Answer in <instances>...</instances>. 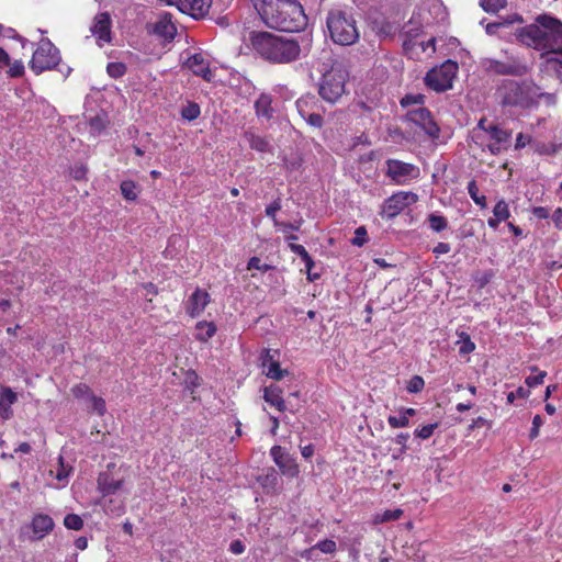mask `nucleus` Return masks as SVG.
<instances>
[{
    "label": "nucleus",
    "mask_w": 562,
    "mask_h": 562,
    "mask_svg": "<svg viewBox=\"0 0 562 562\" xmlns=\"http://www.w3.org/2000/svg\"><path fill=\"white\" fill-rule=\"evenodd\" d=\"M517 40L529 47L550 52L562 46V22L549 14H540L535 22L516 31Z\"/></svg>",
    "instance_id": "nucleus-1"
},
{
    "label": "nucleus",
    "mask_w": 562,
    "mask_h": 562,
    "mask_svg": "<svg viewBox=\"0 0 562 562\" xmlns=\"http://www.w3.org/2000/svg\"><path fill=\"white\" fill-rule=\"evenodd\" d=\"M251 46L262 58L272 63H290L301 53L295 41L268 32L254 33Z\"/></svg>",
    "instance_id": "nucleus-2"
},
{
    "label": "nucleus",
    "mask_w": 562,
    "mask_h": 562,
    "mask_svg": "<svg viewBox=\"0 0 562 562\" xmlns=\"http://www.w3.org/2000/svg\"><path fill=\"white\" fill-rule=\"evenodd\" d=\"M326 24L330 38L338 45L349 46L359 40L360 34L356 20L344 11H330Z\"/></svg>",
    "instance_id": "nucleus-3"
},
{
    "label": "nucleus",
    "mask_w": 562,
    "mask_h": 562,
    "mask_svg": "<svg viewBox=\"0 0 562 562\" xmlns=\"http://www.w3.org/2000/svg\"><path fill=\"white\" fill-rule=\"evenodd\" d=\"M472 138L481 147H486L493 155H497L508 147L510 134L496 125H485V121L481 120L473 130Z\"/></svg>",
    "instance_id": "nucleus-4"
},
{
    "label": "nucleus",
    "mask_w": 562,
    "mask_h": 562,
    "mask_svg": "<svg viewBox=\"0 0 562 562\" xmlns=\"http://www.w3.org/2000/svg\"><path fill=\"white\" fill-rule=\"evenodd\" d=\"M499 94L504 104L519 108H529L536 103L538 98L532 85L514 80L504 82L499 89Z\"/></svg>",
    "instance_id": "nucleus-5"
},
{
    "label": "nucleus",
    "mask_w": 562,
    "mask_h": 562,
    "mask_svg": "<svg viewBox=\"0 0 562 562\" xmlns=\"http://www.w3.org/2000/svg\"><path fill=\"white\" fill-rule=\"evenodd\" d=\"M307 24L303 7L296 0H285L278 13L274 27L283 32H300Z\"/></svg>",
    "instance_id": "nucleus-6"
},
{
    "label": "nucleus",
    "mask_w": 562,
    "mask_h": 562,
    "mask_svg": "<svg viewBox=\"0 0 562 562\" xmlns=\"http://www.w3.org/2000/svg\"><path fill=\"white\" fill-rule=\"evenodd\" d=\"M347 78L348 74L344 68L333 67L323 77L319 87L321 97L330 103H335L345 93Z\"/></svg>",
    "instance_id": "nucleus-7"
},
{
    "label": "nucleus",
    "mask_w": 562,
    "mask_h": 562,
    "mask_svg": "<svg viewBox=\"0 0 562 562\" xmlns=\"http://www.w3.org/2000/svg\"><path fill=\"white\" fill-rule=\"evenodd\" d=\"M457 72V63L447 60L440 66L435 67L427 72L425 77V83L428 88L437 92L449 90L452 88Z\"/></svg>",
    "instance_id": "nucleus-8"
},
{
    "label": "nucleus",
    "mask_w": 562,
    "mask_h": 562,
    "mask_svg": "<svg viewBox=\"0 0 562 562\" xmlns=\"http://www.w3.org/2000/svg\"><path fill=\"white\" fill-rule=\"evenodd\" d=\"M58 49L48 40H42L30 61L31 69L36 74L49 70L59 63Z\"/></svg>",
    "instance_id": "nucleus-9"
},
{
    "label": "nucleus",
    "mask_w": 562,
    "mask_h": 562,
    "mask_svg": "<svg viewBox=\"0 0 562 562\" xmlns=\"http://www.w3.org/2000/svg\"><path fill=\"white\" fill-rule=\"evenodd\" d=\"M386 176L398 186L408 183L420 176V170L417 166L404 162L397 159H389L385 162Z\"/></svg>",
    "instance_id": "nucleus-10"
},
{
    "label": "nucleus",
    "mask_w": 562,
    "mask_h": 562,
    "mask_svg": "<svg viewBox=\"0 0 562 562\" xmlns=\"http://www.w3.org/2000/svg\"><path fill=\"white\" fill-rule=\"evenodd\" d=\"M270 456L280 469L281 473L286 477H297L300 468L296 460L283 447L273 446L270 449Z\"/></svg>",
    "instance_id": "nucleus-11"
},
{
    "label": "nucleus",
    "mask_w": 562,
    "mask_h": 562,
    "mask_svg": "<svg viewBox=\"0 0 562 562\" xmlns=\"http://www.w3.org/2000/svg\"><path fill=\"white\" fill-rule=\"evenodd\" d=\"M417 200L418 195L414 192L400 191L394 193L384 202L383 214L389 218L395 217L405 207L416 203Z\"/></svg>",
    "instance_id": "nucleus-12"
},
{
    "label": "nucleus",
    "mask_w": 562,
    "mask_h": 562,
    "mask_svg": "<svg viewBox=\"0 0 562 562\" xmlns=\"http://www.w3.org/2000/svg\"><path fill=\"white\" fill-rule=\"evenodd\" d=\"M183 66L191 70L194 75L202 77L207 82L214 80V70L210 67L209 58L202 53L190 55L183 61Z\"/></svg>",
    "instance_id": "nucleus-13"
},
{
    "label": "nucleus",
    "mask_w": 562,
    "mask_h": 562,
    "mask_svg": "<svg viewBox=\"0 0 562 562\" xmlns=\"http://www.w3.org/2000/svg\"><path fill=\"white\" fill-rule=\"evenodd\" d=\"M407 117L414 124L419 125L429 136L438 137L440 130L431 119L430 112L427 109L418 108L412 110L407 113Z\"/></svg>",
    "instance_id": "nucleus-14"
},
{
    "label": "nucleus",
    "mask_w": 562,
    "mask_h": 562,
    "mask_svg": "<svg viewBox=\"0 0 562 562\" xmlns=\"http://www.w3.org/2000/svg\"><path fill=\"white\" fill-rule=\"evenodd\" d=\"M252 2L265 23L274 27L278 13L285 0H252Z\"/></svg>",
    "instance_id": "nucleus-15"
},
{
    "label": "nucleus",
    "mask_w": 562,
    "mask_h": 562,
    "mask_svg": "<svg viewBox=\"0 0 562 562\" xmlns=\"http://www.w3.org/2000/svg\"><path fill=\"white\" fill-rule=\"evenodd\" d=\"M92 35L97 38L99 46L111 41V18L109 13L102 12L95 15L90 27Z\"/></svg>",
    "instance_id": "nucleus-16"
},
{
    "label": "nucleus",
    "mask_w": 562,
    "mask_h": 562,
    "mask_svg": "<svg viewBox=\"0 0 562 562\" xmlns=\"http://www.w3.org/2000/svg\"><path fill=\"white\" fill-rule=\"evenodd\" d=\"M213 0H177L178 9L194 18L200 19L207 14Z\"/></svg>",
    "instance_id": "nucleus-17"
},
{
    "label": "nucleus",
    "mask_w": 562,
    "mask_h": 562,
    "mask_svg": "<svg viewBox=\"0 0 562 562\" xmlns=\"http://www.w3.org/2000/svg\"><path fill=\"white\" fill-rule=\"evenodd\" d=\"M210 303V295L206 291L196 289L189 297L187 302V313L192 316H199L206 305Z\"/></svg>",
    "instance_id": "nucleus-18"
},
{
    "label": "nucleus",
    "mask_w": 562,
    "mask_h": 562,
    "mask_svg": "<svg viewBox=\"0 0 562 562\" xmlns=\"http://www.w3.org/2000/svg\"><path fill=\"white\" fill-rule=\"evenodd\" d=\"M153 33L164 41H171L175 37L177 29L171 21L170 14L164 13L158 18L153 24Z\"/></svg>",
    "instance_id": "nucleus-19"
},
{
    "label": "nucleus",
    "mask_w": 562,
    "mask_h": 562,
    "mask_svg": "<svg viewBox=\"0 0 562 562\" xmlns=\"http://www.w3.org/2000/svg\"><path fill=\"white\" fill-rule=\"evenodd\" d=\"M544 71L562 81V46L546 53Z\"/></svg>",
    "instance_id": "nucleus-20"
},
{
    "label": "nucleus",
    "mask_w": 562,
    "mask_h": 562,
    "mask_svg": "<svg viewBox=\"0 0 562 562\" xmlns=\"http://www.w3.org/2000/svg\"><path fill=\"white\" fill-rule=\"evenodd\" d=\"M262 391V397L268 404L274 406L279 412L286 411V404L282 396L283 390L281 386L272 383L268 386H265Z\"/></svg>",
    "instance_id": "nucleus-21"
},
{
    "label": "nucleus",
    "mask_w": 562,
    "mask_h": 562,
    "mask_svg": "<svg viewBox=\"0 0 562 562\" xmlns=\"http://www.w3.org/2000/svg\"><path fill=\"white\" fill-rule=\"evenodd\" d=\"M261 364L266 375L276 381H280L289 374L286 369H281L279 360L274 359L271 353L263 355Z\"/></svg>",
    "instance_id": "nucleus-22"
},
{
    "label": "nucleus",
    "mask_w": 562,
    "mask_h": 562,
    "mask_svg": "<svg viewBox=\"0 0 562 562\" xmlns=\"http://www.w3.org/2000/svg\"><path fill=\"white\" fill-rule=\"evenodd\" d=\"M18 401V395L9 386H2L0 393V417L8 420L13 417L11 405Z\"/></svg>",
    "instance_id": "nucleus-23"
},
{
    "label": "nucleus",
    "mask_w": 562,
    "mask_h": 562,
    "mask_svg": "<svg viewBox=\"0 0 562 562\" xmlns=\"http://www.w3.org/2000/svg\"><path fill=\"white\" fill-rule=\"evenodd\" d=\"M31 528L36 538L42 539L54 528V520L48 515L37 514L32 519Z\"/></svg>",
    "instance_id": "nucleus-24"
},
{
    "label": "nucleus",
    "mask_w": 562,
    "mask_h": 562,
    "mask_svg": "<svg viewBox=\"0 0 562 562\" xmlns=\"http://www.w3.org/2000/svg\"><path fill=\"white\" fill-rule=\"evenodd\" d=\"M98 488L103 496L115 494L123 485L122 480H114L110 473L101 472L97 480Z\"/></svg>",
    "instance_id": "nucleus-25"
},
{
    "label": "nucleus",
    "mask_w": 562,
    "mask_h": 562,
    "mask_svg": "<svg viewBox=\"0 0 562 562\" xmlns=\"http://www.w3.org/2000/svg\"><path fill=\"white\" fill-rule=\"evenodd\" d=\"M313 102V98L305 97L296 101V108L300 115L313 127H322L323 117L318 113H308L306 108Z\"/></svg>",
    "instance_id": "nucleus-26"
},
{
    "label": "nucleus",
    "mask_w": 562,
    "mask_h": 562,
    "mask_svg": "<svg viewBox=\"0 0 562 562\" xmlns=\"http://www.w3.org/2000/svg\"><path fill=\"white\" fill-rule=\"evenodd\" d=\"M244 138L247 142V144L249 145V147L258 153L272 151V146H271L270 140L262 135H259L252 131H247L244 134Z\"/></svg>",
    "instance_id": "nucleus-27"
},
{
    "label": "nucleus",
    "mask_w": 562,
    "mask_h": 562,
    "mask_svg": "<svg viewBox=\"0 0 562 562\" xmlns=\"http://www.w3.org/2000/svg\"><path fill=\"white\" fill-rule=\"evenodd\" d=\"M279 473L272 467L266 470V473L258 476L257 482L268 492H276L279 487Z\"/></svg>",
    "instance_id": "nucleus-28"
},
{
    "label": "nucleus",
    "mask_w": 562,
    "mask_h": 562,
    "mask_svg": "<svg viewBox=\"0 0 562 562\" xmlns=\"http://www.w3.org/2000/svg\"><path fill=\"white\" fill-rule=\"evenodd\" d=\"M271 97L261 94L255 102V109L258 116L270 119L272 116Z\"/></svg>",
    "instance_id": "nucleus-29"
},
{
    "label": "nucleus",
    "mask_w": 562,
    "mask_h": 562,
    "mask_svg": "<svg viewBox=\"0 0 562 562\" xmlns=\"http://www.w3.org/2000/svg\"><path fill=\"white\" fill-rule=\"evenodd\" d=\"M336 549H337V546L334 540L325 539V540L318 541L316 544H314L310 549H306L304 552H302L301 557L308 559L315 550H319L323 553L331 554L336 551Z\"/></svg>",
    "instance_id": "nucleus-30"
},
{
    "label": "nucleus",
    "mask_w": 562,
    "mask_h": 562,
    "mask_svg": "<svg viewBox=\"0 0 562 562\" xmlns=\"http://www.w3.org/2000/svg\"><path fill=\"white\" fill-rule=\"evenodd\" d=\"M515 22H522V18L518 14H513L512 16H509L508 19H502L499 21H496V22H493V23H488L485 27L486 30V33L490 34V35H494L497 33V30L501 29V27H505V26H508Z\"/></svg>",
    "instance_id": "nucleus-31"
},
{
    "label": "nucleus",
    "mask_w": 562,
    "mask_h": 562,
    "mask_svg": "<svg viewBox=\"0 0 562 562\" xmlns=\"http://www.w3.org/2000/svg\"><path fill=\"white\" fill-rule=\"evenodd\" d=\"M216 331L213 323L200 322L195 327V337L200 340H207Z\"/></svg>",
    "instance_id": "nucleus-32"
},
{
    "label": "nucleus",
    "mask_w": 562,
    "mask_h": 562,
    "mask_svg": "<svg viewBox=\"0 0 562 562\" xmlns=\"http://www.w3.org/2000/svg\"><path fill=\"white\" fill-rule=\"evenodd\" d=\"M121 193L125 200L134 201L137 199L139 190L135 182L125 180L121 183Z\"/></svg>",
    "instance_id": "nucleus-33"
},
{
    "label": "nucleus",
    "mask_w": 562,
    "mask_h": 562,
    "mask_svg": "<svg viewBox=\"0 0 562 562\" xmlns=\"http://www.w3.org/2000/svg\"><path fill=\"white\" fill-rule=\"evenodd\" d=\"M70 393L72 394V396L77 400H86V401H89V398L92 396L93 392L92 390L90 389V386L86 383H78V384H75L71 389H70Z\"/></svg>",
    "instance_id": "nucleus-34"
},
{
    "label": "nucleus",
    "mask_w": 562,
    "mask_h": 562,
    "mask_svg": "<svg viewBox=\"0 0 562 562\" xmlns=\"http://www.w3.org/2000/svg\"><path fill=\"white\" fill-rule=\"evenodd\" d=\"M428 222L430 228L437 233L442 232L448 227V221L443 216L435 213L428 216Z\"/></svg>",
    "instance_id": "nucleus-35"
},
{
    "label": "nucleus",
    "mask_w": 562,
    "mask_h": 562,
    "mask_svg": "<svg viewBox=\"0 0 562 562\" xmlns=\"http://www.w3.org/2000/svg\"><path fill=\"white\" fill-rule=\"evenodd\" d=\"M201 113L199 104L194 102H189L187 105L182 108L181 116L187 121H193L199 117Z\"/></svg>",
    "instance_id": "nucleus-36"
},
{
    "label": "nucleus",
    "mask_w": 562,
    "mask_h": 562,
    "mask_svg": "<svg viewBox=\"0 0 562 562\" xmlns=\"http://www.w3.org/2000/svg\"><path fill=\"white\" fill-rule=\"evenodd\" d=\"M64 526L69 530H81L83 528V520L77 514H68L64 518Z\"/></svg>",
    "instance_id": "nucleus-37"
},
{
    "label": "nucleus",
    "mask_w": 562,
    "mask_h": 562,
    "mask_svg": "<svg viewBox=\"0 0 562 562\" xmlns=\"http://www.w3.org/2000/svg\"><path fill=\"white\" fill-rule=\"evenodd\" d=\"M290 248L294 254H296L297 256H300L303 259L307 270L310 271L313 267V260H312L311 256L308 255V252L306 251V249L304 248V246L291 243Z\"/></svg>",
    "instance_id": "nucleus-38"
},
{
    "label": "nucleus",
    "mask_w": 562,
    "mask_h": 562,
    "mask_svg": "<svg viewBox=\"0 0 562 562\" xmlns=\"http://www.w3.org/2000/svg\"><path fill=\"white\" fill-rule=\"evenodd\" d=\"M468 193L470 194L471 199L475 202V204L484 207L486 204V198L484 195L479 194V188L476 186V182L474 180L470 181L468 184Z\"/></svg>",
    "instance_id": "nucleus-39"
},
{
    "label": "nucleus",
    "mask_w": 562,
    "mask_h": 562,
    "mask_svg": "<svg viewBox=\"0 0 562 562\" xmlns=\"http://www.w3.org/2000/svg\"><path fill=\"white\" fill-rule=\"evenodd\" d=\"M493 215L503 222L506 221L510 215L508 204L504 200L498 201L493 209Z\"/></svg>",
    "instance_id": "nucleus-40"
},
{
    "label": "nucleus",
    "mask_w": 562,
    "mask_h": 562,
    "mask_svg": "<svg viewBox=\"0 0 562 562\" xmlns=\"http://www.w3.org/2000/svg\"><path fill=\"white\" fill-rule=\"evenodd\" d=\"M560 150H562V143L538 144L536 146V151L540 155H555Z\"/></svg>",
    "instance_id": "nucleus-41"
},
{
    "label": "nucleus",
    "mask_w": 562,
    "mask_h": 562,
    "mask_svg": "<svg viewBox=\"0 0 562 562\" xmlns=\"http://www.w3.org/2000/svg\"><path fill=\"white\" fill-rule=\"evenodd\" d=\"M425 386V381L420 375H414L407 382L406 390L409 393H419Z\"/></svg>",
    "instance_id": "nucleus-42"
},
{
    "label": "nucleus",
    "mask_w": 562,
    "mask_h": 562,
    "mask_svg": "<svg viewBox=\"0 0 562 562\" xmlns=\"http://www.w3.org/2000/svg\"><path fill=\"white\" fill-rule=\"evenodd\" d=\"M89 402L91 403V409L95 412L99 416H103L106 411L105 401L102 397H99L92 394V396L89 398Z\"/></svg>",
    "instance_id": "nucleus-43"
},
{
    "label": "nucleus",
    "mask_w": 562,
    "mask_h": 562,
    "mask_svg": "<svg viewBox=\"0 0 562 562\" xmlns=\"http://www.w3.org/2000/svg\"><path fill=\"white\" fill-rule=\"evenodd\" d=\"M437 427H438V423L428 424V425L422 426L420 428H416L414 431V435L417 438L425 440L432 436V434Z\"/></svg>",
    "instance_id": "nucleus-44"
},
{
    "label": "nucleus",
    "mask_w": 562,
    "mask_h": 562,
    "mask_svg": "<svg viewBox=\"0 0 562 562\" xmlns=\"http://www.w3.org/2000/svg\"><path fill=\"white\" fill-rule=\"evenodd\" d=\"M459 345V351H473L475 349L474 342L471 341L470 336L465 333L459 334V339L457 341Z\"/></svg>",
    "instance_id": "nucleus-45"
},
{
    "label": "nucleus",
    "mask_w": 562,
    "mask_h": 562,
    "mask_svg": "<svg viewBox=\"0 0 562 562\" xmlns=\"http://www.w3.org/2000/svg\"><path fill=\"white\" fill-rule=\"evenodd\" d=\"M506 0H481V5L486 12H496L503 9Z\"/></svg>",
    "instance_id": "nucleus-46"
},
{
    "label": "nucleus",
    "mask_w": 562,
    "mask_h": 562,
    "mask_svg": "<svg viewBox=\"0 0 562 562\" xmlns=\"http://www.w3.org/2000/svg\"><path fill=\"white\" fill-rule=\"evenodd\" d=\"M71 471H72V468L65 464L64 458L60 456L58 458V469H57V473H56V479L60 482L66 481L69 477Z\"/></svg>",
    "instance_id": "nucleus-47"
},
{
    "label": "nucleus",
    "mask_w": 562,
    "mask_h": 562,
    "mask_svg": "<svg viewBox=\"0 0 562 562\" xmlns=\"http://www.w3.org/2000/svg\"><path fill=\"white\" fill-rule=\"evenodd\" d=\"M106 71L112 78H120L126 72V67L123 63H110Z\"/></svg>",
    "instance_id": "nucleus-48"
},
{
    "label": "nucleus",
    "mask_w": 562,
    "mask_h": 562,
    "mask_svg": "<svg viewBox=\"0 0 562 562\" xmlns=\"http://www.w3.org/2000/svg\"><path fill=\"white\" fill-rule=\"evenodd\" d=\"M403 515V510L402 509H387L385 512H383V514L381 516H379L376 518L378 521L380 522H387V521H394V520H397L400 519V517Z\"/></svg>",
    "instance_id": "nucleus-49"
},
{
    "label": "nucleus",
    "mask_w": 562,
    "mask_h": 562,
    "mask_svg": "<svg viewBox=\"0 0 562 562\" xmlns=\"http://www.w3.org/2000/svg\"><path fill=\"white\" fill-rule=\"evenodd\" d=\"M387 424L392 428H402L409 426V419L406 418V416H404L403 414H400L398 416L390 415L387 417Z\"/></svg>",
    "instance_id": "nucleus-50"
},
{
    "label": "nucleus",
    "mask_w": 562,
    "mask_h": 562,
    "mask_svg": "<svg viewBox=\"0 0 562 562\" xmlns=\"http://www.w3.org/2000/svg\"><path fill=\"white\" fill-rule=\"evenodd\" d=\"M409 437L411 436L408 432H401L393 439V441L400 445L401 448L400 453L393 456L394 459H398L403 453H405V451L407 450L406 441L408 440Z\"/></svg>",
    "instance_id": "nucleus-51"
},
{
    "label": "nucleus",
    "mask_w": 562,
    "mask_h": 562,
    "mask_svg": "<svg viewBox=\"0 0 562 562\" xmlns=\"http://www.w3.org/2000/svg\"><path fill=\"white\" fill-rule=\"evenodd\" d=\"M248 270H260V271H268L271 269V266L263 263L260 258L258 257H251L247 263Z\"/></svg>",
    "instance_id": "nucleus-52"
},
{
    "label": "nucleus",
    "mask_w": 562,
    "mask_h": 562,
    "mask_svg": "<svg viewBox=\"0 0 562 562\" xmlns=\"http://www.w3.org/2000/svg\"><path fill=\"white\" fill-rule=\"evenodd\" d=\"M281 209L279 202H273L266 209V214L271 217L274 222V225H280V223L276 220V213ZM281 226L286 228H294L292 225L281 224Z\"/></svg>",
    "instance_id": "nucleus-53"
},
{
    "label": "nucleus",
    "mask_w": 562,
    "mask_h": 562,
    "mask_svg": "<svg viewBox=\"0 0 562 562\" xmlns=\"http://www.w3.org/2000/svg\"><path fill=\"white\" fill-rule=\"evenodd\" d=\"M367 241V231L363 226H360L355 232V237L351 240V244L358 247H361Z\"/></svg>",
    "instance_id": "nucleus-54"
},
{
    "label": "nucleus",
    "mask_w": 562,
    "mask_h": 562,
    "mask_svg": "<svg viewBox=\"0 0 562 562\" xmlns=\"http://www.w3.org/2000/svg\"><path fill=\"white\" fill-rule=\"evenodd\" d=\"M435 42L436 40L431 37L427 42L416 43L415 45L418 48H420L422 52L425 53L427 56H431L436 52Z\"/></svg>",
    "instance_id": "nucleus-55"
},
{
    "label": "nucleus",
    "mask_w": 562,
    "mask_h": 562,
    "mask_svg": "<svg viewBox=\"0 0 562 562\" xmlns=\"http://www.w3.org/2000/svg\"><path fill=\"white\" fill-rule=\"evenodd\" d=\"M530 394L528 389L519 386L515 392H509L507 394V403L513 404L516 397L526 398Z\"/></svg>",
    "instance_id": "nucleus-56"
},
{
    "label": "nucleus",
    "mask_w": 562,
    "mask_h": 562,
    "mask_svg": "<svg viewBox=\"0 0 562 562\" xmlns=\"http://www.w3.org/2000/svg\"><path fill=\"white\" fill-rule=\"evenodd\" d=\"M547 375L546 371H539L536 375L527 376L525 382L529 387H533L543 383V379Z\"/></svg>",
    "instance_id": "nucleus-57"
},
{
    "label": "nucleus",
    "mask_w": 562,
    "mask_h": 562,
    "mask_svg": "<svg viewBox=\"0 0 562 562\" xmlns=\"http://www.w3.org/2000/svg\"><path fill=\"white\" fill-rule=\"evenodd\" d=\"M199 376L198 374L195 373V371L193 370H188L187 373H186V379H184V383L187 384L188 387H198L200 385V382H199Z\"/></svg>",
    "instance_id": "nucleus-58"
},
{
    "label": "nucleus",
    "mask_w": 562,
    "mask_h": 562,
    "mask_svg": "<svg viewBox=\"0 0 562 562\" xmlns=\"http://www.w3.org/2000/svg\"><path fill=\"white\" fill-rule=\"evenodd\" d=\"M542 424H543L542 417L540 415H536L532 419V427H531L530 434H529L530 439H535L538 437L539 429L542 426Z\"/></svg>",
    "instance_id": "nucleus-59"
},
{
    "label": "nucleus",
    "mask_w": 562,
    "mask_h": 562,
    "mask_svg": "<svg viewBox=\"0 0 562 562\" xmlns=\"http://www.w3.org/2000/svg\"><path fill=\"white\" fill-rule=\"evenodd\" d=\"M483 426L491 427L492 422L487 420L486 418L479 416L477 418L472 420V424L469 426V430H473L475 428H480Z\"/></svg>",
    "instance_id": "nucleus-60"
},
{
    "label": "nucleus",
    "mask_w": 562,
    "mask_h": 562,
    "mask_svg": "<svg viewBox=\"0 0 562 562\" xmlns=\"http://www.w3.org/2000/svg\"><path fill=\"white\" fill-rule=\"evenodd\" d=\"M423 99H424V97H423L422 94H416V95H406V97H404V98L402 99L401 104H402L403 106H406V105H408V104H413V103H415V104H419V103H422V102H423Z\"/></svg>",
    "instance_id": "nucleus-61"
},
{
    "label": "nucleus",
    "mask_w": 562,
    "mask_h": 562,
    "mask_svg": "<svg viewBox=\"0 0 562 562\" xmlns=\"http://www.w3.org/2000/svg\"><path fill=\"white\" fill-rule=\"evenodd\" d=\"M23 71H24V65L22 61H15L9 68V74L11 77L21 76L23 74Z\"/></svg>",
    "instance_id": "nucleus-62"
},
{
    "label": "nucleus",
    "mask_w": 562,
    "mask_h": 562,
    "mask_svg": "<svg viewBox=\"0 0 562 562\" xmlns=\"http://www.w3.org/2000/svg\"><path fill=\"white\" fill-rule=\"evenodd\" d=\"M531 142V137L529 135H525L522 133H519L516 137V144H515V148L516 149H521L524 148L527 144H529Z\"/></svg>",
    "instance_id": "nucleus-63"
},
{
    "label": "nucleus",
    "mask_w": 562,
    "mask_h": 562,
    "mask_svg": "<svg viewBox=\"0 0 562 562\" xmlns=\"http://www.w3.org/2000/svg\"><path fill=\"white\" fill-rule=\"evenodd\" d=\"M245 544L240 540H233L229 544V551L234 554H241L245 551Z\"/></svg>",
    "instance_id": "nucleus-64"
}]
</instances>
